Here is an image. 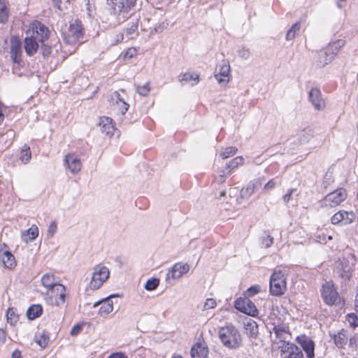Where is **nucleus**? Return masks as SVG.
Here are the masks:
<instances>
[{"label": "nucleus", "instance_id": "obj_57", "mask_svg": "<svg viewBox=\"0 0 358 358\" xmlns=\"http://www.w3.org/2000/svg\"><path fill=\"white\" fill-rule=\"evenodd\" d=\"M6 340V333L3 329H0V343L3 344Z\"/></svg>", "mask_w": 358, "mask_h": 358}, {"label": "nucleus", "instance_id": "obj_3", "mask_svg": "<svg viewBox=\"0 0 358 358\" xmlns=\"http://www.w3.org/2000/svg\"><path fill=\"white\" fill-rule=\"evenodd\" d=\"M83 38V28L81 22L74 20L71 22L68 30L64 33V40L67 44L80 43Z\"/></svg>", "mask_w": 358, "mask_h": 358}, {"label": "nucleus", "instance_id": "obj_36", "mask_svg": "<svg viewBox=\"0 0 358 358\" xmlns=\"http://www.w3.org/2000/svg\"><path fill=\"white\" fill-rule=\"evenodd\" d=\"M8 18V10L6 3L0 0V22L5 23Z\"/></svg>", "mask_w": 358, "mask_h": 358}, {"label": "nucleus", "instance_id": "obj_35", "mask_svg": "<svg viewBox=\"0 0 358 358\" xmlns=\"http://www.w3.org/2000/svg\"><path fill=\"white\" fill-rule=\"evenodd\" d=\"M237 148L236 147H228V148H225L224 149H222L220 153H219V156L222 159H227L230 157H232L234 156L236 152H237Z\"/></svg>", "mask_w": 358, "mask_h": 358}, {"label": "nucleus", "instance_id": "obj_50", "mask_svg": "<svg viewBox=\"0 0 358 358\" xmlns=\"http://www.w3.org/2000/svg\"><path fill=\"white\" fill-rule=\"evenodd\" d=\"M36 343L43 348L48 344V339L45 336H41L40 338H36Z\"/></svg>", "mask_w": 358, "mask_h": 358}, {"label": "nucleus", "instance_id": "obj_44", "mask_svg": "<svg viewBox=\"0 0 358 358\" xmlns=\"http://www.w3.org/2000/svg\"><path fill=\"white\" fill-rule=\"evenodd\" d=\"M227 169H222L219 171L218 175L215 176V181L219 184H222L225 181V178L228 174V171L226 172Z\"/></svg>", "mask_w": 358, "mask_h": 358}, {"label": "nucleus", "instance_id": "obj_5", "mask_svg": "<svg viewBox=\"0 0 358 358\" xmlns=\"http://www.w3.org/2000/svg\"><path fill=\"white\" fill-rule=\"evenodd\" d=\"M26 35L35 38L43 45L45 41L49 38L50 30L41 22L34 21L29 24Z\"/></svg>", "mask_w": 358, "mask_h": 358}, {"label": "nucleus", "instance_id": "obj_18", "mask_svg": "<svg viewBox=\"0 0 358 358\" xmlns=\"http://www.w3.org/2000/svg\"><path fill=\"white\" fill-rule=\"evenodd\" d=\"M10 58L15 63L19 64L21 61L22 45L20 39L13 36L10 38Z\"/></svg>", "mask_w": 358, "mask_h": 358}, {"label": "nucleus", "instance_id": "obj_40", "mask_svg": "<svg viewBox=\"0 0 358 358\" xmlns=\"http://www.w3.org/2000/svg\"><path fill=\"white\" fill-rule=\"evenodd\" d=\"M254 185L250 184V182L244 187H243L241 190V196L242 198H249L253 193Z\"/></svg>", "mask_w": 358, "mask_h": 358}, {"label": "nucleus", "instance_id": "obj_52", "mask_svg": "<svg viewBox=\"0 0 358 358\" xmlns=\"http://www.w3.org/2000/svg\"><path fill=\"white\" fill-rule=\"evenodd\" d=\"M108 358H128L127 355L123 352H115L111 353Z\"/></svg>", "mask_w": 358, "mask_h": 358}, {"label": "nucleus", "instance_id": "obj_20", "mask_svg": "<svg viewBox=\"0 0 358 358\" xmlns=\"http://www.w3.org/2000/svg\"><path fill=\"white\" fill-rule=\"evenodd\" d=\"M309 99L314 108L317 110H322L325 107V102L321 96L320 91L317 88H313L309 92Z\"/></svg>", "mask_w": 358, "mask_h": 358}, {"label": "nucleus", "instance_id": "obj_30", "mask_svg": "<svg viewBox=\"0 0 358 358\" xmlns=\"http://www.w3.org/2000/svg\"><path fill=\"white\" fill-rule=\"evenodd\" d=\"M334 57H333L332 55L327 52V51L324 49L319 53L317 65L320 67H323L330 63L334 59Z\"/></svg>", "mask_w": 358, "mask_h": 358}, {"label": "nucleus", "instance_id": "obj_12", "mask_svg": "<svg viewBox=\"0 0 358 358\" xmlns=\"http://www.w3.org/2000/svg\"><path fill=\"white\" fill-rule=\"evenodd\" d=\"M230 65L228 61L223 60L215 71V77L219 83H228L230 77Z\"/></svg>", "mask_w": 358, "mask_h": 358}, {"label": "nucleus", "instance_id": "obj_15", "mask_svg": "<svg viewBox=\"0 0 358 358\" xmlns=\"http://www.w3.org/2000/svg\"><path fill=\"white\" fill-rule=\"evenodd\" d=\"M64 164L73 174L79 173L82 169L80 159L73 153H69L65 156Z\"/></svg>", "mask_w": 358, "mask_h": 358}, {"label": "nucleus", "instance_id": "obj_13", "mask_svg": "<svg viewBox=\"0 0 358 358\" xmlns=\"http://www.w3.org/2000/svg\"><path fill=\"white\" fill-rule=\"evenodd\" d=\"M108 4L110 6L112 13L117 15L118 22L125 20L127 15L124 12L123 0H108Z\"/></svg>", "mask_w": 358, "mask_h": 358}, {"label": "nucleus", "instance_id": "obj_14", "mask_svg": "<svg viewBox=\"0 0 358 358\" xmlns=\"http://www.w3.org/2000/svg\"><path fill=\"white\" fill-rule=\"evenodd\" d=\"M355 219V215L353 212L340 210L331 217V220L333 224H348L352 223Z\"/></svg>", "mask_w": 358, "mask_h": 358}, {"label": "nucleus", "instance_id": "obj_11", "mask_svg": "<svg viewBox=\"0 0 358 358\" xmlns=\"http://www.w3.org/2000/svg\"><path fill=\"white\" fill-rule=\"evenodd\" d=\"M190 266L187 263L178 262L175 264L166 273L167 279L179 280L189 271Z\"/></svg>", "mask_w": 358, "mask_h": 358}, {"label": "nucleus", "instance_id": "obj_22", "mask_svg": "<svg viewBox=\"0 0 358 358\" xmlns=\"http://www.w3.org/2000/svg\"><path fill=\"white\" fill-rule=\"evenodd\" d=\"M243 326L248 336L252 338H257L259 334V329L257 322L254 320L246 318L243 322Z\"/></svg>", "mask_w": 358, "mask_h": 358}, {"label": "nucleus", "instance_id": "obj_1", "mask_svg": "<svg viewBox=\"0 0 358 358\" xmlns=\"http://www.w3.org/2000/svg\"><path fill=\"white\" fill-rule=\"evenodd\" d=\"M218 336L222 345L229 349L236 350L242 345V336L238 329L232 324L220 327Z\"/></svg>", "mask_w": 358, "mask_h": 358}, {"label": "nucleus", "instance_id": "obj_54", "mask_svg": "<svg viewBox=\"0 0 358 358\" xmlns=\"http://www.w3.org/2000/svg\"><path fill=\"white\" fill-rule=\"evenodd\" d=\"M273 239L271 236H267L262 241V244L265 248H268L273 244Z\"/></svg>", "mask_w": 358, "mask_h": 358}, {"label": "nucleus", "instance_id": "obj_61", "mask_svg": "<svg viewBox=\"0 0 358 358\" xmlns=\"http://www.w3.org/2000/svg\"><path fill=\"white\" fill-rule=\"evenodd\" d=\"M53 3L55 6H56L57 8H60V1L59 0H53Z\"/></svg>", "mask_w": 358, "mask_h": 358}, {"label": "nucleus", "instance_id": "obj_47", "mask_svg": "<svg viewBox=\"0 0 358 358\" xmlns=\"http://www.w3.org/2000/svg\"><path fill=\"white\" fill-rule=\"evenodd\" d=\"M217 305L216 301L214 299L209 298L207 299L204 305H203V310H209L214 308Z\"/></svg>", "mask_w": 358, "mask_h": 358}, {"label": "nucleus", "instance_id": "obj_49", "mask_svg": "<svg viewBox=\"0 0 358 358\" xmlns=\"http://www.w3.org/2000/svg\"><path fill=\"white\" fill-rule=\"evenodd\" d=\"M57 224L55 222H52L48 227L47 234L49 237H52L57 231Z\"/></svg>", "mask_w": 358, "mask_h": 358}, {"label": "nucleus", "instance_id": "obj_27", "mask_svg": "<svg viewBox=\"0 0 358 358\" xmlns=\"http://www.w3.org/2000/svg\"><path fill=\"white\" fill-rule=\"evenodd\" d=\"M344 45L345 41L343 40L339 39L330 43L324 49L327 51V52H329V54L332 55L333 57H335V55L340 51Z\"/></svg>", "mask_w": 358, "mask_h": 358}, {"label": "nucleus", "instance_id": "obj_56", "mask_svg": "<svg viewBox=\"0 0 358 358\" xmlns=\"http://www.w3.org/2000/svg\"><path fill=\"white\" fill-rule=\"evenodd\" d=\"M250 183L254 185L255 191L260 187L262 185V179L260 178L251 181Z\"/></svg>", "mask_w": 358, "mask_h": 358}, {"label": "nucleus", "instance_id": "obj_59", "mask_svg": "<svg viewBox=\"0 0 358 358\" xmlns=\"http://www.w3.org/2000/svg\"><path fill=\"white\" fill-rule=\"evenodd\" d=\"M341 276L345 280L349 279L351 276L350 269L345 271L343 273L341 274Z\"/></svg>", "mask_w": 358, "mask_h": 358}, {"label": "nucleus", "instance_id": "obj_37", "mask_svg": "<svg viewBox=\"0 0 358 358\" xmlns=\"http://www.w3.org/2000/svg\"><path fill=\"white\" fill-rule=\"evenodd\" d=\"M300 29V24L298 22H296L294 24L292 27L288 30L287 35H286V39L287 41L293 40L296 34L299 31Z\"/></svg>", "mask_w": 358, "mask_h": 358}, {"label": "nucleus", "instance_id": "obj_55", "mask_svg": "<svg viewBox=\"0 0 358 358\" xmlns=\"http://www.w3.org/2000/svg\"><path fill=\"white\" fill-rule=\"evenodd\" d=\"M81 331V326L79 324H76L73 327V328L71 330V336H76L78 335L80 331Z\"/></svg>", "mask_w": 358, "mask_h": 358}, {"label": "nucleus", "instance_id": "obj_58", "mask_svg": "<svg viewBox=\"0 0 358 358\" xmlns=\"http://www.w3.org/2000/svg\"><path fill=\"white\" fill-rule=\"evenodd\" d=\"M124 38V36L122 34L120 33L117 34L115 41L112 42V45H115L120 42H121Z\"/></svg>", "mask_w": 358, "mask_h": 358}, {"label": "nucleus", "instance_id": "obj_32", "mask_svg": "<svg viewBox=\"0 0 358 358\" xmlns=\"http://www.w3.org/2000/svg\"><path fill=\"white\" fill-rule=\"evenodd\" d=\"M42 311L43 308L41 305H32L27 310V315L29 320H34L41 315Z\"/></svg>", "mask_w": 358, "mask_h": 358}, {"label": "nucleus", "instance_id": "obj_26", "mask_svg": "<svg viewBox=\"0 0 358 358\" xmlns=\"http://www.w3.org/2000/svg\"><path fill=\"white\" fill-rule=\"evenodd\" d=\"M273 332L279 341L282 344L284 342H289L291 334H289L288 329L282 326H275L273 328Z\"/></svg>", "mask_w": 358, "mask_h": 358}, {"label": "nucleus", "instance_id": "obj_48", "mask_svg": "<svg viewBox=\"0 0 358 358\" xmlns=\"http://www.w3.org/2000/svg\"><path fill=\"white\" fill-rule=\"evenodd\" d=\"M261 290L259 285H253L249 287L247 289V294L249 296H252L257 293H259Z\"/></svg>", "mask_w": 358, "mask_h": 358}, {"label": "nucleus", "instance_id": "obj_17", "mask_svg": "<svg viewBox=\"0 0 358 358\" xmlns=\"http://www.w3.org/2000/svg\"><path fill=\"white\" fill-rule=\"evenodd\" d=\"M115 295H110L105 299L99 300L95 302L93 305L94 308L97 307L99 305H101L99 310V315L101 317H106L113 310V302L110 300Z\"/></svg>", "mask_w": 358, "mask_h": 358}, {"label": "nucleus", "instance_id": "obj_53", "mask_svg": "<svg viewBox=\"0 0 358 358\" xmlns=\"http://www.w3.org/2000/svg\"><path fill=\"white\" fill-rule=\"evenodd\" d=\"M238 55L242 59H247L250 57V51L248 49L243 48L239 51Z\"/></svg>", "mask_w": 358, "mask_h": 358}, {"label": "nucleus", "instance_id": "obj_45", "mask_svg": "<svg viewBox=\"0 0 358 358\" xmlns=\"http://www.w3.org/2000/svg\"><path fill=\"white\" fill-rule=\"evenodd\" d=\"M193 80L195 83L199 81V75L192 73H185L182 76L181 80L190 81Z\"/></svg>", "mask_w": 358, "mask_h": 358}, {"label": "nucleus", "instance_id": "obj_33", "mask_svg": "<svg viewBox=\"0 0 358 358\" xmlns=\"http://www.w3.org/2000/svg\"><path fill=\"white\" fill-rule=\"evenodd\" d=\"M244 163V158L241 156L236 157L231 159L225 167V169L228 170V174H230V173L238 166L243 165Z\"/></svg>", "mask_w": 358, "mask_h": 358}, {"label": "nucleus", "instance_id": "obj_38", "mask_svg": "<svg viewBox=\"0 0 358 358\" xmlns=\"http://www.w3.org/2000/svg\"><path fill=\"white\" fill-rule=\"evenodd\" d=\"M159 285V280L158 278H150L148 279L144 286L145 289L147 291H153L157 289Z\"/></svg>", "mask_w": 358, "mask_h": 358}, {"label": "nucleus", "instance_id": "obj_28", "mask_svg": "<svg viewBox=\"0 0 358 358\" xmlns=\"http://www.w3.org/2000/svg\"><path fill=\"white\" fill-rule=\"evenodd\" d=\"M42 285L47 289V291H50L53 287H55L56 285L59 283L56 282L55 275L49 273H45L41 278Z\"/></svg>", "mask_w": 358, "mask_h": 358}, {"label": "nucleus", "instance_id": "obj_21", "mask_svg": "<svg viewBox=\"0 0 358 358\" xmlns=\"http://www.w3.org/2000/svg\"><path fill=\"white\" fill-rule=\"evenodd\" d=\"M111 101L121 114L123 115L127 111L129 104L126 103L119 92H114L112 94Z\"/></svg>", "mask_w": 358, "mask_h": 358}, {"label": "nucleus", "instance_id": "obj_51", "mask_svg": "<svg viewBox=\"0 0 358 358\" xmlns=\"http://www.w3.org/2000/svg\"><path fill=\"white\" fill-rule=\"evenodd\" d=\"M275 187V182L273 179L268 180L264 186V191L268 192Z\"/></svg>", "mask_w": 358, "mask_h": 358}, {"label": "nucleus", "instance_id": "obj_23", "mask_svg": "<svg viewBox=\"0 0 358 358\" xmlns=\"http://www.w3.org/2000/svg\"><path fill=\"white\" fill-rule=\"evenodd\" d=\"M6 247V245L3 244L2 247L0 248V257L6 267L13 268L15 266V257L10 252L3 249Z\"/></svg>", "mask_w": 358, "mask_h": 358}, {"label": "nucleus", "instance_id": "obj_39", "mask_svg": "<svg viewBox=\"0 0 358 358\" xmlns=\"http://www.w3.org/2000/svg\"><path fill=\"white\" fill-rule=\"evenodd\" d=\"M7 322L11 325H15L18 320V315L13 308H8L6 313Z\"/></svg>", "mask_w": 358, "mask_h": 358}, {"label": "nucleus", "instance_id": "obj_9", "mask_svg": "<svg viewBox=\"0 0 358 358\" xmlns=\"http://www.w3.org/2000/svg\"><path fill=\"white\" fill-rule=\"evenodd\" d=\"M234 307L239 311L255 317L258 315V310L254 303L248 297L238 298L234 302Z\"/></svg>", "mask_w": 358, "mask_h": 358}, {"label": "nucleus", "instance_id": "obj_6", "mask_svg": "<svg viewBox=\"0 0 358 358\" xmlns=\"http://www.w3.org/2000/svg\"><path fill=\"white\" fill-rule=\"evenodd\" d=\"M46 295L50 298V303L56 306L64 304L66 298V287L62 285H56L50 291H46Z\"/></svg>", "mask_w": 358, "mask_h": 358}, {"label": "nucleus", "instance_id": "obj_64", "mask_svg": "<svg viewBox=\"0 0 358 358\" xmlns=\"http://www.w3.org/2000/svg\"><path fill=\"white\" fill-rule=\"evenodd\" d=\"M335 343L338 345L340 343V340L337 338H335Z\"/></svg>", "mask_w": 358, "mask_h": 358}, {"label": "nucleus", "instance_id": "obj_41", "mask_svg": "<svg viewBox=\"0 0 358 358\" xmlns=\"http://www.w3.org/2000/svg\"><path fill=\"white\" fill-rule=\"evenodd\" d=\"M150 91L149 83H147L142 86H136V92L141 96H147Z\"/></svg>", "mask_w": 358, "mask_h": 358}, {"label": "nucleus", "instance_id": "obj_31", "mask_svg": "<svg viewBox=\"0 0 358 358\" xmlns=\"http://www.w3.org/2000/svg\"><path fill=\"white\" fill-rule=\"evenodd\" d=\"M138 20H134L125 29L126 36L128 39H133L138 35Z\"/></svg>", "mask_w": 358, "mask_h": 358}, {"label": "nucleus", "instance_id": "obj_7", "mask_svg": "<svg viewBox=\"0 0 358 358\" xmlns=\"http://www.w3.org/2000/svg\"><path fill=\"white\" fill-rule=\"evenodd\" d=\"M346 198V192L343 189H338L328 194L322 201V206L326 208L336 207Z\"/></svg>", "mask_w": 358, "mask_h": 358}, {"label": "nucleus", "instance_id": "obj_25", "mask_svg": "<svg viewBox=\"0 0 358 358\" xmlns=\"http://www.w3.org/2000/svg\"><path fill=\"white\" fill-rule=\"evenodd\" d=\"M208 350L205 344L197 343L194 344L191 350L192 358H207Z\"/></svg>", "mask_w": 358, "mask_h": 358}, {"label": "nucleus", "instance_id": "obj_8", "mask_svg": "<svg viewBox=\"0 0 358 358\" xmlns=\"http://www.w3.org/2000/svg\"><path fill=\"white\" fill-rule=\"evenodd\" d=\"M322 296L327 305H336L341 302V299L337 291L334 286L329 282L322 286Z\"/></svg>", "mask_w": 358, "mask_h": 358}, {"label": "nucleus", "instance_id": "obj_16", "mask_svg": "<svg viewBox=\"0 0 358 358\" xmlns=\"http://www.w3.org/2000/svg\"><path fill=\"white\" fill-rule=\"evenodd\" d=\"M97 125L102 134L109 137H111L114 134L115 127L110 117L106 116L100 117Z\"/></svg>", "mask_w": 358, "mask_h": 358}, {"label": "nucleus", "instance_id": "obj_24", "mask_svg": "<svg viewBox=\"0 0 358 358\" xmlns=\"http://www.w3.org/2000/svg\"><path fill=\"white\" fill-rule=\"evenodd\" d=\"M24 42L25 52L30 56L36 52L41 43V42H38V41L36 40L35 38H32L27 35H26Z\"/></svg>", "mask_w": 358, "mask_h": 358}, {"label": "nucleus", "instance_id": "obj_43", "mask_svg": "<svg viewBox=\"0 0 358 358\" xmlns=\"http://www.w3.org/2000/svg\"><path fill=\"white\" fill-rule=\"evenodd\" d=\"M347 321L351 327L355 328L358 327V317L355 313H350L346 317Z\"/></svg>", "mask_w": 358, "mask_h": 358}, {"label": "nucleus", "instance_id": "obj_63", "mask_svg": "<svg viewBox=\"0 0 358 358\" xmlns=\"http://www.w3.org/2000/svg\"><path fill=\"white\" fill-rule=\"evenodd\" d=\"M172 358H183L182 356L178 355H174Z\"/></svg>", "mask_w": 358, "mask_h": 358}, {"label": "nucleus", "instance_id": "obj_34", "mask_svg": "<svg viewBox=\"0 0 358 358\" xmlns=\"http://www.w3.org/2000/svg\"><path fill=\"white\" fill-rule=\"evenodd\" d=\"M31 157V152L30 150V148L27 145H24L22 148L21 154H20V160L24 164H27L29 162L30 159Z\"/></svg>", "mask_w": 358, "mask_h": 358}, {"label": "nucleus", "instance_id": "obj_4", "mask_svg": "<svg viewBox=\"0 0 358 358\" xmlns=\"http://www.w3.org/2000/svg\"><path fill=\"white\" fill-rule=\"evenodd\" d=\"M269 291L273 296H281L287 290L285 274L281 271H275L270 277Z\"/></svg>", "mask_w": 358, "mask_h": 358}, {"label": "nucleus", "instance_id": "obj_29", "mask_svg": "<svg viewBox=\"0 0 358 358\" xmlns=\"http://www.w3.org/2000/svg\"><path fill=\"white\" fill-rule=\"evenodd\" d=\"M38 235V229L36 225H32L27 231L22 234V239L28 243L34 240Z\"/></svg>", "mask_w": 358, "mask_h": 358}, {"label": "nucleus", "instance_id": "obj_2", "mask_svg": "<svg viewBox=\"0 0 358 358\" xmlns=\"http://www.w3.org/2000/svg\"><path fill=\"white\" fill-rule=\"evenodd\" d=\"M110 271L108 267L103 264H97L93 268L91 280L89 283L90 289L92 290L99 289L103 284L108 279Z\"/></svg>", "mask_w": 358, "mask_h": 358}, {"label": "nucleus", "instance_id": "obj_19", "mask_svg": "<svg viewBox=\"0 0 358 358\" xmlns=\"http://www.w3.org/2000/svg\"><path fill=\"white\" fill-rule=\"evenodd\" d=\"M297 341L305 351L308 358L315 357V344L314 342L306 336L297 337Z\"/></svg>", "mask_w": 358, "mask_h": 358}, {"label": "nucleus", "instance_id": "obj_42", "mask_svg": "<svg viewBox=\"0 0 358 358\" xmlns=\"http://www.w3.org/2000/svg\"><path fill=\"white\" fill-rule=\"evenodd\" d=\"M296 189H294V188H292V189H289L287 193L283 196V201L285 202V203H288L292 199V197H293V195L295 194L296 196H298V193L296 192Z\"/></svg>", "mask_w": 358, "mask_h": 358}, {"label": "nucleus", "instance_id": "obj_62", "mask_svg": "<svg viewBox=\"0 0 358 358\" xmlns=\"http://www.w3.org/2000/svg\"><path fill=\"white\" fill-rule=\"evenodd\" d=\"M225 194H226V192H225V191H224V190H223V191H221V192H220V197H219V199H220L222 196H224L225 195Z\"/></svg>", "mask_w": 358, "mask_h": 358}, {"label": "nucleus", "instance_id": "obj_60", "mask_svg": "<svg viewBox=\"0 0 358 358\" xmlns=\"http://www.w3.org/2000/svg\"><path fill=\"white\" fill-rule=\"evenodd\" d=\"M12 358H21L20 351H19L17 350H14L12 353Z\"/></svg>", "mask_w": 358, "mask_h": 358}, {"label": "nucleus", "instance_id": "obj_46", "mask_svg": "<svg viewBox=\"0 0 358 358\" xmlns=\"http://www.w3.org/2000/svg\"><path fill=\"white\" fill-rule=\"evenodd\" d=\"M137 0H123L124 12L127 14L136 5Z\"/></svg>", "mask_w": 358, "mask_h": 358}, {"label": "nucleus", "instance_id": "obj_10", "mask_svg": "<svg viewBox=\"0 0 358 358\" xmlns=\"http://www.w3.org/2000/svg\"><path fill=\"white\" fill-rule=\"evenodd\" d=\"M280 349L282 358H303L301 350L294 344L289 342H284L278 346Z\"/></svg>", "mask_w": 358, "mask_h": 358}]
</instances>
